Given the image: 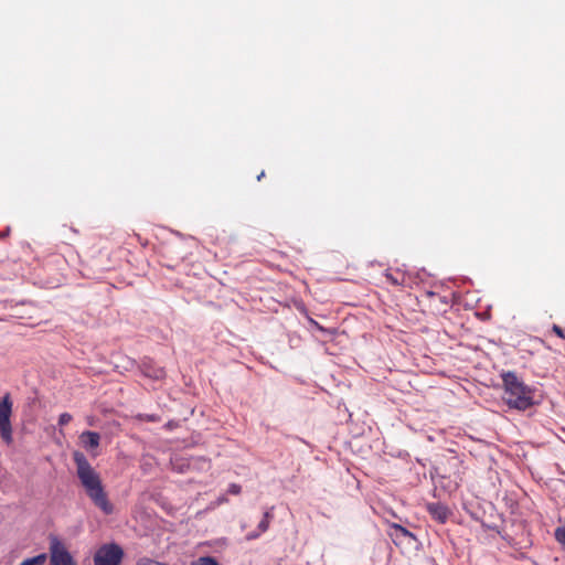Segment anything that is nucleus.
Here are the masks:
<instances>
[{
    "mask_svg": "<svg viewBox=\"0 0 565 565\" xmlns=\"http://www.w3.org/2000/svg\"><path fill=\"white\" fill-rule=\"evenodd\" d=\"M387 281L393 286H405L407 282V276L401 269L391 270L387 269L384 274Z\"/></svg>",
    "mask_w": 565,
    "mask_h": 565,
    "instance_id": "10",
    "label": "nucleus"
},
{
    "mask_svg": "<svg viewBox=\"0 0 565 565\" xmlns=\"http://www.w3.org/2000/svg\"><path fill=\"white\" fill-rule=\"evenodd\" d=\"M72 415L68 413H62L58 417V425L65 426L72 420Z\"/></svg>",
    "mask_w": 565,
    "mask_h": 565,
    "instance_id": "16",
    "label": "nucleus"
},
{
    "mask_svg": "<svg viewBox=\"0 0 565 565\" xmlns=\"http://www.w3.org/2000/svg\"><path fill=\"white\" fill-rule=\"evenodd\" d=\"M137 565H167V564L145 557V558L139 559Z\"/></svg>",
    "mask_w": 565,
    "mask_h": 565,
    "instance_id": "19",
    "label": "nucleus"
},
{
    "mask_svg": "<svg viewBox=\"0 0 565 565\" xmlns=\"http://www.w3.org/2000/svg\"><path fill=\"white\" fill-rule=\"evenodd\" d=\"M143 373L147 376H150V377L156 379V380L162 379L164 376V371H163V369H160V367L159 369H154L152 371H146L145 370Z\"/></svg>",
    "mask_w": 565,
    "mask_h": 565,
    "instance_id": "14",
    "label": "nucleus"
},
{
    "mask_svg": "<svg viewBox=\"0 0 565 565\" xmlns=\"http://www.w3.org/2000/svg\"><path fill=\"white\" fill-rule=\"evenodd\" d=\"M137 565H167V564L145 557V558L139 559Z\"/></svg>",
    "mask_w": 565,
    "mask_h": 565,
    "instance_id": "17",
    "label": "nucleus"
},
{
    "mask_svg": "<svg viewBox=\"0 0 565 565\" xmlns=\"http://www.w3.org/2000/svg\"><path fill=\"white\" fill-rule=\"evenodd\" d=\"M555 540L562 545V547L565 550V525L558 526L555 529L554 532Z\"/></svg>",
    "mask_w": 565,
    "mask_h": 565,
    "instance_id": "12",
    "label": "nucleus"
},
{
    "mask_svg": "<svg viewBox=\"0 0 565 565\" xmlns=\"http://www.w3.org/2000/svg\"><path fill=\"white\" fill-rule=\"evenodd\" d=\"M259 534H260L259 532H258V533H254V532H253V533H248V534H247V536H246V539H247L248 541H250V540H255V539H257V537L259 536Z\"/></svg>",
    "mask_w": 565,
    "mask_h": 565,
    "instance_id": "24",
    "label": "nucleus"
},
{
    "mask_svg": "<svg viewBox=\"0 0 565 565\" xmlns=\"http://www.w3.org/2000/svg\"><path fill=\"white\" fill-rule=\"evenodd\" d=\"M79 439L86 449H95L99 446L100 435L96 431L87 430L82 433Z\"/></svg>",
    "mask_w": 565,
    "mask_h": 565,
    "instance_id": "9",
    "label": "nucleus"
},
{
    "mask_svg": "<svg viewBox=\"0 0 565 565\" xmlns=\"http://www.w3.org/2000/svg\"><path fill=\"white\" fill-rule=\"evenodd\" d=\"M504 401L511 408L525 411L534 404V390L527 386L514 372L502 373Z\"/></svg>",
    "mask_w": 565,
    "mask_h": 565,
    "instance_id": "2",
    "label": "nucleus"
},
{
    "mask_svg": "<svg viewBox=\"0 0 565 565\" xmlns=\"http://www.w3.org/2000/svg\"><path fill=\"white\" fill-rule=\"evenodd\" d=\"M137 565H167V564L145 557V558L139 559Z\"/></svg>",
    "mask_w": 565,
    "mask_h": 565,
    "instance_id": "18",
    "label": "nucleus"
},
{
    "mask_svg": "<svg viewBox=\"0 0 565 565\" xmlns=\"http://www.w3.org/2000/svg\"><path fill=\"white\" fill-rule=\"evenodd\" d=\"M552 331L557 335L561 339H565V334H564V331L563 329L557 326V324H553L552 327Z\"/></svg>",
    "mask_w": 565,
    "mask_h": 565,
    "instance_id": "22",
    "label": "nucleus"
},
{
    "mask_svg": "<svg viewBox=\"0 0 565 565\" xmlns=\"http://www.w3.org/2000/svg\"><path fill=\"white\" fill-rule=\"evenodd\" d=\"M50 565H78L67 546L56 535L49 539Z\"/></svg>",
    "mask_w": 565,
    "mask_h": 565,
    "instance_id": "3",
    "label": "nucleus"
},
{
    "mask_svg": "<svg viewBox=\"0 0 565 565\" xmlns=\"http://www.w3.org/2000/svg\"><path fill=\"white\" fill-rule=\"evenodd\" d=\"M137 418H138L139 420H143V422H153V423H156V422H159V420H160V417H159L158 415H156V414H139V415L137 416Z\"/></svg>",
    "mask_w": 565,
    "mask_h": 565,
    "instance_id": "15",
    "label": "nucleus"
},
{
    "mask_svg": "<svg viewBox=\"0 0 565 565\" xmlns=\"http://www.w3.org/2000/svg\"><path fill=\"white\" fill-rule=\"evenodd\" d=\"M227 502V498L225 495H222L217 499V503L221 504V503H225Z\"/></svg>",
    "mask_w": 565,
    "mask_h": 565,
    "instance_id": "25",
    "label": "nucleus"
},
{
    "mask_svg": "<svg viewBox=\"0 0 565 565\" xmlns=\"http://www.w3.org/2000/svg\"><path fill=\"white\" fill-rule=\"evenodd\" d=\"M426 509L428 513L431 515V518L439 523H445L450 514L449 509L439 502H430L427 503Z\"/></svg>",
    "mask_w": 565,
    "mask_h": 565,
    "instance_id": "7",
    "label": "nucleus"
},
{
    "mask_svg": "<svg viewBox=\"0 0 565 565\" xmlns=\"http://www.w3.org/2000/svg\"><path fill=\"white\" fill-rule=\"evenodd\" d=\"M12 407L13 403L9 393L0 399V437L7 445L12 444Z\"/></svg>",
    "mask_w": 565,
    "mask_h": 565,
    "instance_id": "4",
    "label": "nucleus"
},
{
    "mask_svg": "<svg viewBox=\"0 0 565 565\" xmlns=\"http://www.w3.org/2000/svg\"><path fill=\"white\" fill-rule=\"evenodd\" d=\"M74 461L77 477L88 498L104 513L110 514L113 504L107 498L99 473L92 467L86 457L78 451L74 454Z\"/></svg>",
    "mask_w": 565,
    "mask_h": 565,
    "instance_id": "1",
    "label": "nucleus"
},
{
    "mask_svg": "<svg viewBox=\"0 0 565 565\" xmlns=\"http://www.w3.org/2000/svg\"><path fill=\"white\" fill-rule=\"evenodd\" d=\"M193 565H218V563L212 556H202Z\"/></svg>",
    "mask_w": 565,
    "mask_h": 565,
    "instance_id": "13",
    "label": "nucleus"
},
{
    "mask_svg": "<svg viewBox=\"0 0 565 565\" xmlns=\"http://www.w3.org/2000/svg\"><path fill=\"white\" fill-rule=\"evenodd\" d=\"M124 550L116 543L102 545L94 554V565H120Z\"/></svg>",
    "mask_w": 565,
    "mask_h": 565,
    "instance_id": "5",
    "label": "nucleus"
},
{
    "mask_svg": "<svg viewBox=\"0 0 565 565\" xmlns=\"http://www.w3.org/2000/svg\"><path fill=\"white\" fill-rule=\"evenodd\" d=\"M273 516H274V515H273L271 511H266V512L264 513V518H263V519H264V520H268V522L270 523V521H271Z\"/></svg>",
    "mask_w": 565,
    "mask_h": 565,
    "instance_id": "23",
    "label": "nucleus"
},
{
    "mask_svg": "<svg viewBox=\"0 0 565 565\" xmlns=\"http://www.w3.org/2000/svg\"><path fill=\"white\" fill-rule=\"evenodd\" d=\"M269 524L268 520L263 519L258 524L259 533H265L268 530Z\"/></svg>",
    "mask_w": 565,
    "mask_h": 565,
    "instance_id": "21",
    "label": "nucleus"
},
{
    "mask_svg": "<svg viewBox=\"0 0 565 565\" xmlns=\"http://www.w3.org/2000/svg\"><path fill=\"white\" fill-rule=\"evenodd\" d=\"M241 491H242V487L237 483H231L228 487V490H227L228 493L234 494V495L239 494Z\"/></svg>",
    "mask_w": 565,
    "mask_h": 565,
    "instance_id": "20",
    "label": "nucleus"
},
{
    "mask_svg": "<svg viewBox=\"0 0 565 565\" xmlns=\"http://www.w3.org/2000/svg\"><path fill=\"white\" fill-rule=\"evenodd\" d=\"M391 527V532H390V536L392 537V540L394 541L395 544L398 543V541H402L403 539H411V540H415V535L408 531L406 527L397 524V523H392L390 525Z\"/></svg>",
    "mask_w": 565,
    "mask_h": 565,
    "instance_id": "8",
    "label": "nucleus"
},
{
    "mask_svg": "<svg viewBox=\"0 0 565 565\" xmlns=\"http://www.w3.org/2000/svg\"><path fill=\"white\" fill-rule=\"evenodd\" d=\"M46 554H39L34 557L24 559L20 565H44L46 562Z\"/></svg>",
    "mask_w": 565,
    "mask_h": 565,
    "instance_id": "11",
    "label": "nucleus"
},
{
    "mask_svg": "<svg viewBox=\"0 0 565 565\" xmlns=\"http://www.w3.org/2000/svg\"><path fill=\"white\" fill-rule=\"evenodd\" d=\"M195 244L194 239H184L181 238L175 243H172L167 246L166 253L171 256L177 262H183L189 258L192 254L191 247Z\"/></svg>",
    "mask_w": 565,
    "mask_h": 565,
    "instance_id": "6",
    "label": "nucleus"
},
{
    "mask_svg": "<svg viewBox=\"0 0 565 565\" xmlns=\"http://www.w3.org/2000/svg\"><path fill=\"white\" fill-rule=\"evenodd\" d=\"M264 177H265V172H264V171H262V172H260V174H258V175H257V180L259 181V180H262Z\"/></svg>",
    "mask_w": 565,
    "mask_h": 565,
    "instance_id": "26",
    "label": "nucleus"
}]
</instances>
